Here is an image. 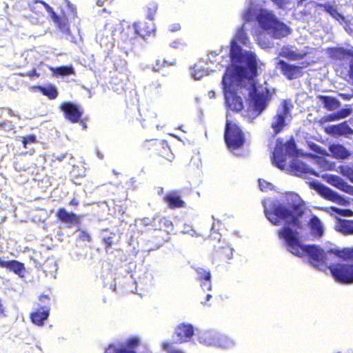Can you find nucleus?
Returning a JSON list of instances; mask_svg holds the SVG:
<instances>
[{
    "mask_svg": "<svg viewBox=\"0 0 353 353\" xmlns=\"http://www.w3.org/2000/svg\"><path fill=\"white\" fill-rule=\"evenodd\" d=\"M264 213L267 219L274 225H280L284 223V226L279 232V237L283 240L287 247V250L297 256L307 254L309 257V263L315 269L320 271L327 270L326 261L328 254H336L330 248L323 250L316 245H305L300 241V233L298 231L301 228L299 219L303 214V208L299 203L286 207L278 201L270 199L263 201Z\"/></svg>",
    "mask_w": 353,
    "mask_h": 353,
    "instance_id": "obj_1",
    "label": "nucleus"
},
{
    "mask_svg": "<svg viewBox=\"0 0 353 353\" xmlns=\"http://www.w3.org/2000/svg\"><path fill=\"white\" fill-rule=\"evenodd\" d=\"M247 3L248 7L242 15L245 21L255 19L261 30L273 39H280L290 34V28L273 11L263 8L259 0H247Z\"/></svg>",
    "mask_w": 353,
    "mask_h": 353,
    "instance_id": "obj_2",
    "label": "nucleus"
},
{
    "mask_svg": "<svg viewBox=\"0 0 353 353\" xmlns=\"http://www.w3.org/2000/svg\"><path fill=\"white\" fill-rule=\"evenodd\" d=\"M245 26L243 25L236 34L235 37L230 43V54L225 57L222 54L223 61L219 63L221 67L228 68L231 63V69L242 71L248 69L251 74H253L255 67L258 65V60L254 52L248 50H244L238 44L240 43L245 46L250 44V41L245 32Z\"/></svg>",
    "mask_w": 353,
    "mask_h": 353,
    "instance_id": "obj_3",
    "label": "nucleus"
},
{
    "mask_svg": "<svg viewBox=\"0 0 353 353\" xmlns=\"http://www.w3.org/2000/svg\"><path fill=\"white\" fill-rule=\"evenodd\" d=\"M257 67H255L253 74L248 69L243 71V92L248 96V114L254 119L261 115L268 107L272 99V93L268 88L267 83H256L254 77L256 76Z\"/></svg>",
    "mask_w": 353,
    "mask_h": 353,
    "instance_id": "obj_4",
    "label": "nucleus"
},
{
    "mask_svg": "<svg viewBox=\"0 0 353 353\" xmlns=\"http://www.w3.org/2000/svg\"><path fill=\"white\" fill-rule=\"evenodd\" d=\"M243 71L227 68L225 74L222 79L223 89L225 103L232 111L239 112L243 108V100L238 94H241L245 97V91L241 88L243 85Z\"/></svg>",
    "mask_w": 353,
    "mask_h": 353,
    "instance_id": "obj_5",
    "label": "nucleus"
},
{
    "mask_svg": "<svg viewBox=\"0 0 353 353\" xmlns=\"http://www.w3.org/2000/svg\"><path fill=\"white\" fill-rule=\"evenodd\" d=\"M155 32V25L150 22L135 23L132 26H128L121 32V39L127 46H131L137 35L144 38Z\"/></svg>",
    "mask_w": 353,
    "mask_h": 353,
    "instance_id": "obj_6",
    "label": "nucleus"
},
{
    "mask_svg": "<svg viewBox=\"0 0 353 353\" xmlns=\"http://www.w3.org/2000/svg\"><path fill=\"white\" fill-rule=\"evenodd\" d=\"M291 102L288 100L282 101L276 110V114L272 118L271 128L275 134H279L292 119Z\"/></svg>",
    "mask_w": 353,
    "mask_h": 353,
    "instance_id": "obj_7",
    "label": "nucleus"
},
{
    "mask_svg": "<svg viewBox=\"0 0 353 353\" xmlns=\"http://www.w3.org/2000/svg\"><path fill=\"white\" fill-rule=\"evenodd\" d=\"M224 139L227 146L231 150L241 148L245 141L241 130L228 120L226 121Z\"/></svg>",
    "mask_w": 353,
    "mask_h": 353,
    "instance_id": "obj_8",
    "label": "nucleus"
},
{
    "mask_svg": "<svg viewBox=\"0 0 353 353\" xmlns=\"http://www.w3.org/2000/svg\"><path fill=\"white\" fill-rule=\"evenodd\" d=\"M329 270L336 281L353 283V263L332 264L329 266Z\"/></svg>",
    "mask_w": 353,
    "mask_h": 353,
    "instance_id": "obj_9",
    "label": "nucleus"
},
{
    "mask_svg": "<svg viewBox=\"0 0 353 353\" xmlns=\"http://www.w3.org/2000/svg\"><path fill=\"white\" fill-rule=\"evenodd\" d=\"M139 344V339L137 337L129 339L125 345L117 347L114 345H110L105 350V353H136L134 348Z\"/></svg>",
    "mask_w": 353,
    "mask_h": 353,
    "instance_id": "obj_10",
    "label": "nucleus"
},
{
    "mask_svg": "<svg viewBox=\"0 0 353 353\" xmlns=\"http://www.w3.org/2000/svg\"><path fill=\"white\" fill-rule=\"evenodd\" d=\"M61 109L64 112L65 118L72 123L78 122L83 114L79 106L70 102L62 103Z\"/></svg>",
    "mask_w": 353,
    "mask_h": 353,
    "instance_id": "obj_11",
    "label": "nucleus"
},
{
    "mask_svg": "<svg viewBox=\"0 0 353 353\" xmlns=\"http://www.w3.org/2000/svg\"><path fill=\"white\" fill-rule=\"evenodd\" d=\"M290 167L291 171L297 176H303L306 174H312L319 176L313 168L306 165L304 162L298 158H294L290 162Z\"/></svg>",
    "mask_w": 353,
    "mask_h": 353,
    "instance_id": "obj_12",
    "label": "nucleus"
},
{
    "mask_svg": "<svg viewBox=\"0 0 353 353\" xmlns=\"http://www.w3.org/2000/svg\"><path fill=\"white\" fill-rule=\"evenodd\" d=\"M113 28V24L110 23H106L105 25V30L103 31H99L97 34L96 39L101 46H108V43H112L113 41V35L114 32Z\"/></svg>",
    "mask_w": 353,
    "mask_h": 353,
    "instance_id": "obj_13",
    "label": "nucleus"
},
{
    "mask_svg": "<svg viewBox=\"0 0 353 353\" xmlns=\"http://www.w3.org/2000/svg\"><path fill=\"white\" fill-rule=\"evenodd\" d=\"M177 341L182 343L188 341L194 334V328L190 324L181 323L175 329Z\"/></svg>",
    "mask_w": 353,
    "mask_h": 353,
    "instance_id": "obj_14",
    "label": "nucleus"
},
{
    "mask_svg": "<svg viewBox=\"0 0 353 353\" xmlns=\"http://www.w3.org/2000/svg\"><path fill=\"white\" fill-rule=\"evenodd\" d=\"M287 155L283 145H276L273 152L272 161L279 169L284 170Z\"/></svg>",
    "mask_w": 353,
    "mask_h": 353,
    "instance_id": "obj_15",
    "label": "nucleus"
},
{
    "mask_svg": "<svg viewBox=\"0 0 353 353\" xmlns=\"http://www.w3.org/2000/svg\"><path fill=\"white\" fill-rule=\"evenodd\" d=\"M219 334L216 331H205L199 336V342L207 346L216 347Z\"/></svg>",
    "mask_w": 353,
    "mask_h": 353,
    "instance_id": "obj_16",
    "label": "nucleus"
},
{
    "mask_svg": "<svg viewBox=\"0 0 353 353\" xmlns=\"http://www.w3.org/2000/svg\"><path fill=\"white\" fill-rule=\"evenodd\" d=\"M279 64L283 74L289 79H296L300 76L301 68L290 65L284 61H279Z\"/></svg>",
    "mask_w": 353,
    "mask_h": 353,
    "instance_id": "obj_17",
    "label": "nucleus"
},
{
    "mask_svg": "<svg viewBox=\"0 0 353 353\" xmlns=\"http://www.w3.org/2000/svg\"><path fill=\"white\" fill-rule=\"evenodd\" d=\"M308 225L312 236L319 239L323 235V225L319 217L315 215L312 216L309 221Z\"/></svg>",
    "mask_w": 353,
    "mask_h": 353,
    "instance_id": "obj_18",
    "label": "nucleus"
},
{
    "mask_svg": "<svg viewBox=\"0 0 353 353\" xmlns=\"http://www.w3.org/2000/svg\"><path fill=\"white\" fill-rule=\"evenodd\" d=\"M0 267L6 268L22 277L25 271L24 265L17 261H5L0 259Z\"/></svg>",
    "mask_w": 353,
    "mask_h": 353,
    "instance_id": "obj_19",
    "label": "nucleus"
},
{
    "mask_svg": "<svg viewBox=\"0 0 353 353\" xmlns=\"http://www.w3.org/2000/svg\"><path fill=\"white\" fill-rule=\"evenodd\" d=\"M57 216L59 219L69 225H72L79 222V217L73 212H69L64 208L58 210Z\"/></svg>",
    "mask_w": 353,
    "mask_h": 353,
    "instance_id": "obj_20",
    "label": "nucleus"
},
{
    "mask_svg": "<svg viewBox=\"0 0 353 353\" xmlns=\"http://www.w3.org/2000/svg\"><path fill=\"white\" fill-rule=\"evenodd\" d=\"M329 149L332 156L337 159H345L350 156V152L340 144H332Z\"/></svg>",
    "mask_w": 353,
    "mask_h": 353,
    "instance_id": "obj_21",
    "label": "nucleus"
},
{
    "mask_svg": "<svg viewBox=\"0 0 353 353\" xmlns=\"http://www.w3.org/2000/svg\"><path fill=\"white\" fill-rule=\"evenodd\" d=\"M335 228L337 231L344 234H353V221L347 219H339Z\"/></svg>",
    "mask_w": 353,
    "mask_h": 353,
    "instance_id": "obj_22",
    "label": "nucleus"
},
{
    "mask_svg": "<svg viewBox=\"0 0 353 353\" xmlns=\"http://www.w3.org/2000/svg\"><path fill=\"white\" fill-rule=\"evenodd\" d=\"M49 316V312L48 310H45L43 307L37 310L31 314V320L33 323L37 325H42L45 320L48 319Z\"/></svg>",
    "mask_w": 353,
    "mask_h": 353,
    "instance_id": "obj_23",
    "label": "nucleus"
},
{
    "mask_svg": "<svg viewBox=\"0 0 353 353\" xmlns=\"http://www.w3.org/2000/svg\"><path fill=\"white\" fill-rule=\"evenodd\" d=\"M319 191L324 198L330 201L339 203L342 200L341 197L337 193L323 185H319Z\"/></svg>",
    "mask_w": 353,
    "mask_h": 353,
    "instance_id": "obj_24",
    "label": "nucleus"
},
{
    "mask_svg": "<svg viewBox=\"0 0 353 353\" xmlns=\"http://www.w3.org/2000/svg\"><path fill=\"white\" fill-rule=\"evenodd\" d=\"M164 199L171 208L183 207L184 205V201L180 199L176 192H173L168 194Z\"/></svg>",
    "mask_w": 353,
    "mask_h": 353,
    "instance_id": "obj_25",
    "label": "nucleus"
},
{
    "mask_svg": "<svg viewBox=\"0 0 353 353\" xmlns=\"http://www.w3.org/2000/svg\"><path fill=\"white\" fill-rule=\"evenodd\" d=\"M331 131L333 134L339 135H350L353 134L352 129L346 122L332 126Z\"/></svg>",
    "mask_w": 353,
    "mask_h": 353,
    "instance_id": "obj_26",
    "label": "nucleus"
},
{
    "mask_svg": "<svg viewBox=\"0 0 353 353\" xmlns=\"http://www.w3.org/2000/svg\"><path fill=\"white\" fill-rule=\"evenodd\" d=\"M218 340L216 347L220 348L229 349L235 345V341L232 338L221 333L219 334Z\"/></svg>",
    "mask_w": 353,
    "mask_h": 353,
    "instance_id": "obj_27",
    "label": "nucleus"
},
{
    "mask_svg": "<svg viewBox=\"0 0 353 353\" xmlns=\"http://www.w3.org/2000/svg\"><path fill=\"white\" fill-rule=\"evenodd\" d=\"M58 26L59 30L62 32V33L64 34L65 38L73 43L76 42L74 37L72 34L71 31L69 28V26L68 22L63 19L60 20L58 21Z\"/></svg>",
    "mask_w": 353,
    "mask_h": 353,
    "instance_id": "obj_28",
    "label": "nucleus"
},
{
    "mask_svg": "<svg viewBox=\"0 0 353 353\" xmlns=\"http://www.w3.org/2000/svg\"><path fill=\"white\" fill-rule=\"evenodd\" d=\"M35 89L39 90L43 95L47 96L50 99H54L58 96V91L55 86L50 85L46 87L37 86Z\"/></svg>",
    "mask_w": 353,
    "mask_h": 353,
    "instance_id": "obj_29",
    "label": "nucleus"
},
{
    "mask_svg": "<svg viewBox=\"0 0 353 353\" xmlns=\"http://www.w3.org/2000/svg\"><path fill=\"white\" fill-rule=\"evenodd\" d=\"M51 71L54 76H68L74 74V69L72 65L60 66L57 68H51Z\"/></svg>",
    "mask_w": 353,
    "mask_h": 353,
    "instance_id": "obj_30",
    "label": "nucleus"
},
{
    "mask_svg": "<svg viewBox=\"0 0 353 353\" xmlns=\"http://www.w3.org/2000/svg\"><path fill=\"white\" fill-rule=\"evenodd\" d=\"M322 177L325 179L328 183L339 190H341L345 182L341 177L336 175L325 174L322 175Z\"/></svg>",
    "mask_w": 353,
    "mask_h": 353,
    "instance_id": "obj_31",
    "label": "nucleus"
},
{
    "mask_svg": "<svg viewBox=\"0 0 353 353\" xmlns=\"http://www.w3.org/2000/svg\"><path fill=\"white\" fill-rule=\"evenodd\" d=\"M322 103L325 108L328 110H334L339 108V101L335 98L330 97H320Z\"/></svg>",
    "mask_w": 353,
    "mask_h": 353,
    "instance_id": "obj_32",
    "label": "nucleus"
},
{
    "mask_svg": "<svg viewBox=\"0 0 353 353\" xmlns=\"http://www.w3.org/2000/svg\"><path fill=\"white\" fill-rule=\"evenodd\" d=\"M334 252L336 256L344 259H353V248H343L342 250H330Z\"/></svg>",
    "mask_w": 353,
    "mask_h": 353,
    "instance_id": "obj_33",
    "label": "nucleus"
},
{
    "mask_svg": "<svg viewBox=\"0 0 353 353\" xmlns=\"http://www.w3.org/2000/svg\"><path fill=\"white\" fill-rule=\"evenodd\" d=\"M208 74V72L207 70L203 69L197 65H195L194 68L190 69V75L195 80H199Z\"/></svg>",
    "mask_w": 353,
    "mask_h": 353,
    "instance_id": "obj_34",
    "label": "nucleus"
},
{
    "mask_svg": "<svg viewBox=\"0 0 353 353\" xmlns=\"http://www.w3.org/2000/svg\"><path fill=\"white\" fill-rule=\"evenodd\" d=\"M349 53L345 49L342 48H332L330 50V55L331 57L336 59H341L344 57L345 55Z\"/></svg>",
    "mask_w": 353,
    "mask_h": 353,
    "instance_id": "obj_35",
    "label": "nucleus"
},
{
    "mask_svg": "<svg viewBox=\"0 0 353 353\" xmlns=\"http://www.w3.org/2000/svg\"><path fill=\"white\" fill-rule=\"evenodd\" d=\"M258 44L263 49L272 48L274 46L273 42L269 39H265L262 34L257 37Z\"/></svg>",
    "mask_w": 353,
    "mask_h": 353,
    "instance_id": "obj_36",
    "label": "nucleus"
},
{
    "mask_svg": "<svg viewBox=\"0 0 353 353\" xmlns=\"http://www.w3.org/2000/svg\"><path fill=\"white\" fill-rule=\"evenodd\" d=\"M158 9L157 3L155 2H151L148 3L147 6V19L152 21L154 16Z\"/></svg>",
    "mask_w": 353,
    "mask_h": 353,
    "instance_id": "obj_37",
    "label": "nucleus"
},
{
    "mask_svg": "<svg viewBox=\"0 0 353 353\" xmlns=\"http://www.w3.org/2000/svg\"><path fill=\"white\" fill-rule=\"evenodd\" d=\"M283 145L288 155L294 156L296 154V148L294 141H288Z\"/></svg>",
    "mask_w": 353,
    "mask_h": 353,
    "instance_id": "obj_38",
    "label": "nucleus"
},
{
    "mask_svg": "<svg viewBox=\"0 0 353 353\" xmlns=\"http://www.w3.org/2000/svg\"><path fill=\"white\" fill-rule=\"evenodd\" d=\"M197 276L200 281L203 279L210 280L211 278V274L209 271H207L203 268H199L196 269Z\"/></svg>",
    "mask_w": 353,
    "mask_h": 353,
    "instance_id": "obj_39",
    "label": "nucleus"
},
{
    "mask_svg": "<svg viewBox=\"0 0 353 353\" xmlns=\"http://www.w3.org/2000/svg\"><path fill=\"white\" fill-rule=\"evenodd\" d=\"M329 210L330 213H335L344 216H350L352 214L350 210H342L336 207H330Z\"/></svg>",
    "mask_w": 353,
    "mask_h": 353,
    "instance_id": "obj_40",
    "label": "nucleus"
},
{
    "mask_svg": "<svg viewBox=\"0 0 353 353\" xmlns=\"http://www.w3.org/2000/svg\"><path fill=\"white\" fill-rule=\"evenodd\" d=\"M325 11L328 12L331 16H332L334 19L338 20L339 19L342 18L341 14L338 12V11L334 7L332 6H327L325 8Z\"/></svg>",
    "mask_w": 353,
    "mask_h": 353,
    "instance_id": "obj_41",
    "label": "nucleus"
},
{
    "mask_svg": "<svg viewBox=\"0 0 353 353\" xmlns=\"http://www.w3.org/2000/svg\"><path fill=\"white\" fill-rule=\"evenodd\" d=\"M23 145L25 148H29L32 143L36 142V137L33 135H30L23 138Z\"/></svg>",
    "mask_w": 353,
    "mask_h": 353,
    "instance_id": "obj_42",
    "label": "nucleus"
},
{
    "mask_svg": "<svg viewBox=\"0 0 353 353\" xmlns=\"http://www.w3.org/2000/svg\"><path fill=\"white\" fill-rule=\"evenodd\" d=\"M259 186L261 191H266L268 190H272L273 185L265 180H259Z\"/></svg>",
    "mask_w": 353,
    "mask_h": 353,
    "instance_id": "obj_43",
    "label": "nucleus"
},
{
    "mask_svg": "<svg viewBox=\"0 0 353 353\" xmlns=\"http://www.w3.org/2000/svg\"><path fill=\"white\" fill-rule=\"evenodd\" d=\"M342 174L353 183V168L344 167L342 168Z\"/></svg>",
    "mask_w": 353,
    "mask_h": 353,
    "instance_id": "obj_44",
    "label": "nucleus"
},
{
    "mask_svg": "<svg viewBox=\"0 0 353 353\" xmlns=\"http://www.w3.org/2000/svg\"><path fill=\"white\" fill-rule=\"evenodd\" d=\"M352 112L351 108H343L337 112L336 119H343L348 117Z\"/></svg>",
    "mask_w": 353,
    "mask_h": 353,
    "instance_id": "obj_45",
    "label": "nucleus"
},
{
    "mask_svg": "<svg viewBox=\"0 0 353 353\" xmlns=\"http://www.w3.org/2000/svg\"><path fill=\"white\" fill-rule=\"evenodd\" d=\"M308 146L309 148L313 150L314 152L318 153V154H323L324 153V150L322 149L319 145H318L317 144L314 143H308Z\"/></svg>",
    "mask_w": 353,
    "mask_h": 353,
    "instance_id": "obj_46",
    "label": "nucleus"
},
{
    "mask_svg": "<svg viewBox=\"0 0 353 353\" xmlns=\"http://www.w3.org/2000/svg\"><path fill=\"white\" fill-rule=\"evenodd\" d=\"M78 238L83 241H90V234L84 230H79Z\"/></svg>",
    "mask_w": 353,
    "mask_h": 353,
    "instance_id": "obj_47",
    "label": "nucleus"
},
{
    "mask_svg": "<svg viewBox=\"0 0 353 353\" xmlns=\"http://www.w3.org/2000/svg\"><path fill=\"white\" fill-rule=\"evenodd\" d=\"M201 287L203 290H210L212 288L211 281L210 280L203 279L201 281Z\"/></svg>",
    "mask_w": 353,
    "mask_h": 353,
    "instance_id": "obj_48",
    "label": "nucleus"
},
{
    "mask_svg": "<svg viewBox=\"0 0 353 353\" xmlns=\"http://www.w3.org/2000/svg\"><path fill=\"white\" fill-rule=\"evenodd\" d=\"M341 190H343V192H345L346 193L353 195V186L347 184L345 182H344Z\"/></svg>",
    "mask_w": 353,
    "mask_h": 353,
    "instance_id": "obj_49",
    "label": "nucleus"
},
{
    "mask_svg": "<svg viewBox=\"0 0 353 353\" xmlns=\"http://www.w3.org/2000/svg\"><path fill=\"white\" fill-rule=\"evenodd\" d=\"M67 155H68L67 153L59 154V155L53 154L52 157V161H62L67 157Z\"/></svg>",
    "mask_w": 353,
    "mask_h": 353,
    "instance_id": "obj_50",
    "label": "nucleus"
},
{
    "mask_svg": "<svg viewBox=\"0 0 353 353\" xmlns=\"http://www.w3.org/2000/svg\"><path fill=\"white\" fill-rule=\"evenodd\" d=\"M161 223L163 225V226L167 228L172 230V223L171 221L168 220L166 219H162L161 220Z\"/></svg>",
    "mask_w": 353,
    "mask_h": 353,
    "instance_id": "obj_51",
    "label": "nucleus"
},
{
    "mask_svg": "<svg viewBox=\"0 0 353 353\" xmlns=\"http://www.w3.org/2000/svg\"><path fill=\"white\" fill-rule=\"evenodd\" d=\"M181 26L179 23H174L170 26L169 30L171 32H175L179 30Z\"/></svg>",
    "mask_w": 353,
    "mask_h": 353,
    "instance_id": "obj_52",
    "label": "nucleus"
},
{
    "mask_svg": "<svg viewBox=\"0 0 353 353\" xmlns=\"http://www.w3.org/2000/svg\"><path fill=\"white\" fill-rule=\"evenodd\" d=\"M165 63H167V61H165V60H163V61H161L159 59L157 60V61H156L157 68L154 67V70H159V67L161 65H164Z\"/></svg>",
    "mask_w": 353,
    "mask_h": 353,
    "instance_id": "obj_53",
    "label": "nucleus"
},
{
    "mask_svg": "<svg viewBox=\"0 0 353 353\" xmlns=\"http://www.w3.org/2000/svg\"><path fill=\"white\" fill-rule=\"evenodd\" d=\"M39 3L41 4V5H42V6H43L46 10H47V11H48V12H52V8H51L49 5H48L47 3H46L45 2L41 1H36V3Z\"/></svg>",
    "mask_w": 353,
    "mask_h": 353,
    "instance_id": "obj_54",
    "label": "nucleus"
},
{
    "mask_svg": "<svg viewBox=\"0 0 353 353\" xmlns=\"http://www.w3.org/2000/svg\"><path fill=\"white\" fill-rule=\"evenodd\" d=\"M337 112L335 114H329L327 118V121H336L339 120L340 119H336Z\"/></svg>",
    "mask_w": 353,
    "mask_h": 353,
    "instance_id": "obj_55",
    "label": "nucleus"
},
{
    "mask_svg": "<svg viewBox=\"0 0 353 353\" xmlns=\"http://www.w3.org/2000/svg\"><path fill=\"white\" fill-rule=\"evenodd\" d=\"M162 347L163 350H168V348L170 347V343L168 342H164L162 344Z\"/></svg>",
    "mask_w": 353,
    "mask_h": 353,
    "instance_id": "obj_56",
    "label": "nucleus"
},
{
    "mask_svg": "<svg viewBox=\"0 0 353 353\" xmlns=\"http://www.w3.org/2000/svg\"><path fill=\"white\" fill-rule=\"evenodd\" d=\"M314 161L319 165L325 163L324 160L321 159H315Z\"/></svg>",
    "mask_w": 353,
    "mask_h": 353,
    "instance_id": "obj_57",
    "label": "nucleus"
},
{
    "mask_svg": "<svg viewBox=\"0 0 353 353\" xmlns=\"http://www.w3.org/2000/svg\"><path fill=\"white\" fill-rule=\"evenodd\" d=\"M180 45V43L178 41H174L172 42L170 46L172 48H178V46Z\"/></svg>",
    "mask_w": 353,
    "mask_h": 353,
    "instance_id": "obj_58",
    "label": "nucleus"
},
{
    "mask_svg": "<svg viewBox=\"0 0 353 353\" xmlns=\"http://www.w3.org/2000/svg\"><path fill=\"white\" fill-rule=\"evenodd\" d=\"M216 56V54L213 52H210V56L208 57V59L210 62H213V61L212 60L211 57H214Z\"/></svg>",
    "mask_w": 353,
    "mask_h": 353,
    "instance_id": "obj_59",
    "label": "nucleus"
},
{
    "mask_svg": "<svg viewBox=\"0 0 353 353\" xmlns=\"http://www.w3.org/2000/svg\"><path fill=\"white\" fill-rule=\"evenodd\" d=\"M104 1H105V0H97V4L99 6H102L103 5Z\"/></svg>",
    "mask_w": 353,
    "mask_h": 353,
    "instance_id": "obj_60",
    "label": "nucleus"
},
{
    "mask_svg": "<svg viewBox=\"0 0 353 353\" xmlns=\"http://www.w3.org/2000/svg\"><path fill=\"white\" fill-rule=\"evenodd\" d=\"M170 353H183V352L179 350H173Z\"/></svg>",
    "mask_w": 353,
    "mask_h": 353,
    "instance_id": "obj_61",
    "label": "nucleus"
},
{
    "mask_svg": "<svg viewBox=\"0 0 353 353\" xmlns=\"http://www.w3.org/2000/svg\"><path fill=\"white\" fill-rule=\"evenodd\" d=\"M105 242L108 245V246H110L112 243V241H111V238H108L106 240H105Z\"/></svg>",
    "mask_w": 353,
    "mask_h": 353,
    "instance_id": "obj_62",
    "label": "nucleus"
},
{
    "mask_svg": "<svg viewBox=\"0 0 353 353\" xmlns=\"http://www.w3.org/2000/svg\"><path fill=\"white\" fill-rule=\"evenodd\" d=\"M78 202L75 199H72L70 202V205H77Z\"/></svg>",
    "mask_w": 353,
    "mask_h": 353,
    "instance_id": "obj_63",
    "label": "nucleus"
},
{
    "mask_svg": "<svg viewBox=\"0 0 353 353\" xmlns=\"http://www.w3.org/2000/svg\"><path fill=\"white\" fill-rule=\"evenodd\" d=\"M211 298H212V295L211 294H207L206 298H205V301H210V299Z\"/></svg>",
    "mask_w": 353,
    "mask_h": 353,
    "instance_id": "obj_64",
    "label": "nucleus"
}]
</instances>
